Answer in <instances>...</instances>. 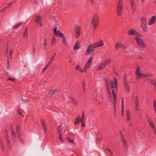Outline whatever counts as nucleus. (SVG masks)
Masks as SVG:
<instances>
[{
    "label": "nucleus",
    "instance_id": "obj_60",
    "mask_svg": "<svg viewBox=\"0 0 156 156\" xmlns=\"http://www.w3.org/2000/svg\"><path fill=\"white\" fill-rule=\"evenodd\" d=\"M10 58H11L12 57V49H10Z\"/></svg>",
    "mask_w": 156,
    "mask_h": 156
},
{
    "label": "nucleus",
    "instance_id": "obj_64",
    "mask_svg": "<svg viewBox=\"0 0 156 156\" xmlns=\"http://www.w3.org/2000/svg\"><path fill=\"white\" fill-rule=\"evenodd\" d=\"M152 128V129H154V128H155L154 125L153 123H152V124H150L149 125Z\"/></svg>",
    "mask_w": 156,
    "mask_h": 156
},
{
    "label": "nucleus",
    "instance_id": "obj_55",
    "mask_svg": "<svg viewBox=\"0 0 156 156\" xmlns=\"http://www.w3.org/2000/svg\"><path fill=\"white\" fill-rule=\"evenodd\" d=\"M68 140L71 143H73L74 144H75V143L73 141V140H71L70 139H68Z\"/></svg>",
    "mask_w": 156,
    "mask_h": 156
},
{
    "label": "nucleus",
    "instance_id": "obj_47",
    "mask_svg": "<svg viewBox=\"0 0 156 156\" xmlns=\"http://www.w3.org/2000/svg\"><path fill=\"white\" fill-rule=\"evenodd\" d=\"M83 87L84 90V91L85 92V89L86 88V85L85 81H83L82 82Z\"/></svg>",
    "mask_w": 156,
    "mask_h": 156
},
{
    "label": "nucleus",
    "instance_id": "obj_18",
    "mask_svg": "<svg viewBox=\"0 0 156 156\" xmlns=\"http://www.w3.org/2000/svg\"><path fill=\"white\" fill-rule=\"evenodd\" d=\"M130 2L133 12V14H134L136 10V6L135 4L134 1H130Z\"/></svg>",
    "mask_w": 156,
    "mask_h": 156
},
{
    "label": "nucleus",
    "instance_id": "obj_32",
    "mask_svg": "<svg viewBox=\"0 0 156 156\" xmlns=\"http://www.w3.org/2000/svg\"><path fill=\"white\" fill-rule=\"evenodd\" d=\"M153 76V75L152 74H142L140 78L146 77Z\"/></svg>",
    "mask_w": 156,
    "mask_h": 156
},
{
    "label": "nucleus",
    "instance_id": "obj_31",
    "mask_svg": "<svg viewBox=\"0 0 156 156\" xmlns=\"http://www.w3.org/2000/svg\"><path fill=\"white\" fill-rule=\"evenodd\" d=\"M56 43V41L55 40V37L54 35H53V39L51 41V46H54L55 44Z\"/></svg>",
    "mask_w": 156,
    "mask_h": 156
},
{
    "label": "nucleus",
    "instance_id": "obj_59",
    "mask_svg": "<svg viewBox=\"0 0 156 156\" xmlns=\"http://www.w3.org/2000/svg\"><path fill=\"white\" fill-rule=\"evenodd\" d=\"M1 147L3 151H5V148H4V144H3V142L2 141H1Z\"/></svg>",
    "mask_w": 156,
    "mask_h": 156
},
{
    "label": "nucleus",
    "instance_id": "obj_7",
    "mask_svg": "<svg viewBox=\"0 0 156 156\" xmlns=\"http://www.w3.org/2000/svg\"><path fill=\"white\" fill-rule=\"evenodd\" d=\"M55 36L62 38V43L65 45L67 44V42L66 41V37L63 34L59 31V30H58V33Z\"/></svg>",
    "mask_w": 156,
    "mask_h": 156
},
{
    "label": "nucleus",
    "instance_id": "obj_63",
    "mask_svg": "<svg viewBox=\"0 0 156 156\" xmlns=\"http://www.w3.org/2000/svg\"><path fill=\"white\" fill-rule=\"evenodd\" d=\"M17 135H18V138L19 140L23 139L22 136L21 134H20Z\"/></svg>",
    "mask_w": 156,
    "mask_h": 156
},
{
    "label": "nucleus",
    "instance_id": "obj_10",
    "mask_svg": "<svg viewBox=\"0 0 156 156\" xmlns=\"http://www.w3.org/2000/svg\"><path fill=\"white\" fill-rule=\"evenodd\" d=\"M136 76L137 79L139 78H140L142 73H141V71L140 69V67L139 66H137L136 69L135 71Z\"/></svg>",
    "mask_w": 156,
    "mask_h": 156
},
{
    "label": "nucleus",
    "instance_id": "obj_9",
    "mask_svg": "<svg viewBox=\"0 0 156 156\" xmlns=\"http://www.w3.org/2000/svg\"><path fill=\"white\" fill-rule=\"evenodd\" d=\"M93 59L92 57H90L89 58L84 67L85 70L87 71V70L90 68Z\"/></svg>",
    "mask_w": 156,
    "mask_h": 156
},
{
    "label": "nucleus",
    "instance_id": "obj_36",
    "mask_svg": "<svg viewBox=\"0 0 156 156\" xmlns=\"http://www.w3.org/2000/svg\"><path fill=\"white\" fill-rule=\"evenodd\" d=\"M58 92V91L57 90H53L52 91V92L51 93V96H52L53 95H55Z\"/></svg>",
    "mask_w": 156,
    "mask_h": 156
},
{
    "label": "nucleus",
    "instance_id": "obj_5",
    "mask_svg": "<svg viewBox=\"0 0 156 156\" xmlns=\"http://www.w3.org/2000/svg\"><path fill=\"white\" fill-rule=\"evenodd\" d=\"M94 48H95L93 44H90L87 47V51L86 52V55H90L93 53L95 51Z\"/></svg>",
    "mask_w": 156,
    "mask_h": 156
},
{
    "label": "nucleus",
    "instance_id": "obj_40",
    "mask_svg": "<svg viewBox=\"0 0 156 156\" xmlns=\"http://www.w3.org/2000/svg\"><path fill=\"white\" fill-rule=\"evenodd\" d=\"M153 107L155 110V113H156V100H154L153 101Z\"/></svg>",
    "mask_w": 156,
    "mask_h": 156
},
{
    "label": "nucleus",
    "instance_id": "obj_49",
    "mask_svg": "<svg viewBox=\"0 0 156 156\" xmlns=\"http://www.w3.org/2000/svg\"><path fill=\"white\" fill-rule=\"evenodd\" d=\"M122 143L124 144V147L125 148L127 147L126 141L125 140L122 141Z\"/></svg>",
    "mask_w": 156,
    "mask_h": 156
},
{
    "label": "nucleus",
    "instance_id": "obj_41",
    "mask_svg": "<svg viewBox=\"0 0 156 156\" xmlns=\"http://www.w3.org/2000/svg\"><path fill=\"white\" fill-rule=\"evenodd\" d=\"M84 111H83L82 115L81 117V118L80 119V121L81 122V121H84Z\"/></svg>",
    "mask_w": 156,
    "mask_h": 156
},
{
    "label": "nucleus",
    "instance_id": "obj_48",
    "mask_svg": "<svg viewBox=\"0 0 156 156\" xmlns=\"http://www.w3.org/2000/svg\"><path fill=\"white\" fill-rule=\"evenodd\" d=\"M86 1L91 5H93L94 3V0H86Z\"/></svg>",
    "mask_w": 156,
    "mask_h": 156
},
{
    "label": "nucleus",
    "instance_id": "obj_11",
    "mask_svg": "<svg viewBox=\"0 0 156 156\" xmlns=\"http://www.w3.org/2000/svg\"><path fill=\"white\" fill-rule=\"evenodd\" d=\"M42 126L44 129V133L46 134L47 132V127L44 120L42 118L40 119Z\"/></svg>",
    "mask_w": 156,
    "mask_h": 156
},
{
    "label": "nucleus",
    "instance_id": "obj_61",
    "mask_svg": "<svg viewBox=\"0 0 156 156\" xmlns=\"http://www.w3.org/2000/svg\"><path fill=\"white\" fill-rule=\"evenodd\" d=\"M7 9L5 7L2 10L0 11V12H3L5 11H6Z\"/></svg>",
    "mask_w": 156,
    "mask_h": 156
},
{
    "label": "nucleus",
    "instance_id": "obj_42",
    "mask_svg": "<svg viewBox=\"0 0 156 156\" xmlns=\"http://www.w3.org/2000/svg\"><path fill=\"white\" fill-rule=\"evenodd\" d=\"M6 68L7 69H9L10 68V64H9V61L8 58L7 60V63L6 65Z\"/></svg>",
    "mask_w": 156,
    "mask_h": 156
},
{
    "label": "nucleus",
    "instance_id": "obj_28",
    "mask_svg": "<svg viewBox=\"0 0 156 156\" xmlns=\"http://www.w3.org/2000/svg\"><path fill=\"white\" fill-rule=\"evenodd\" d=\"M47 45V39L45 38L44 39V43L43 44V49L44 50H46Z\"/></svg>",
    "mask_w": 156,
    "mask_h": 156
},
{
    "label": "nucleus",
    "instance_id": "obj_4",
    "mask_svg": "<svg viewBox=\"0 0 156 156\" xmlns=\"http://www.w3.org/2000/svg\"><path fill=\"white\" fill-rule=\"evenodd\" d=\"M114 90H113L112 91V95L113 97V105L114 106V116L116 117V103L117 101L116 94L114 91Z\"/></svg>",
    "mask_w": 156,
    "mask_h": 156
},
{
    "label": "nucleus",
    "instance_id": "obj_26",
    "mask_svg": "<svg viewBox=\"0 0 156 156\" xmlns=\"http://www.w3.org/2000/svg\"><path fill=\"white\" fill-rule=\"evenodd\" d=\"M23 24V22H20L16 24L12 27L13 29H16L20 27V25Z\"/></svg>",
    "mask_w": 156,
    "mask_h": 156
},
{
    "label": "nucleus",
    "instance_id": "obj_19",
    "mask_svg": "<svg viewBox=\"0 0 156 156\" xmlns=\"http://www.w3.org/2000/svg\"><path fill=\"white\" fill-rule=\"evenodd\" d=\"M123 86L125 90L129 92L130 91V87L129 85L128 84V82H125L123 83Z\"/></svg>",
    "mask_w": 156,
    "mask_h": 156
},
{
    "label": "nucleus",
    "instance_id": "obj_22",
    "mask_svg": "<svg viewBox=\"0 0 156 156\" xmlns=\"http://www.w3.org/2000/svg\"><path fill=\"white\" fill-rule=\"evenodd\" d=\"M111 62V59H108L104 61L102 63L103 64L105 67L107 66Z\"/></svg>",
    "mask_w": 156,
    "mask_h": 156
},
{
    "label": "nucleus",
    "instance_id": "obj_38",
    "mask_svg": "<svg viewBox=\"0 0 156 156\" xmlns=\"http://www.w3.org/2000/svg\"><path fill=\"white\" fill-rule=\"evenodd\" d=\"M141 27L144 32H145V33L147 32V28L146 25H145V26L143 25V26H142Z\"/></svg>",
    "mask_w": 156,
    "mask_h": 156
},
{
    "label": "nucleus",
    "instance_id": "obj_24",
    "mask_svg": "<svg viewBox=\"0 0 156 156\" xmlns=\"http://www.w3.org/2000/svg\"><path fill=\"white\" fill-rule=\"evenodd\" d=\"M150 83L154 86V88L156 90V80L154 79L151 80H150Z\"/></svg>",
    "mask_w": 156,
    "mask_h": 156
},
{
    "label": "nucleus",
    "instance_id": "obj_39",
    "mask_svg": "<svg viewBox=\"0 0 156 156\" xmlns=\"http://www.w3.org/2000/svg\"><path fill=\"white\" fill-rule=\"evenodd\" d=\"M110 83H111V88L112 89V91L113 90H114V92H115V90L113 89L114 88V85H115L114 84L113 82L112 81H111Z\"/></svg>",
    "mask_w": 156,
    "mask_h": 156
},
{
    "label": "nucleus",
    "instance_id": "obj_51",
    "mask_svg": "<svg viewBox=\"0 0 156 156\" xmlns=\"http://www.w3.org/2000/svg\"><path fill=\"white\" fill-rule=\"evenodd\" d=\"M11 133L12 136L14 138H16V135L15 133L14 130L11 131Z\"/></svg>",
    "mask_w": 156,
    "mask_h": 156
},
{
    "label": "nucleus",
    "instance_id": "obj_17",
    "mask_svg": "<svg viewBox=\"0 0 156 156\" xmlns=\"http://www.w3.org/2000/svg\"><path fill=\"white\" fill-rule=\"evenodd\" d=\"M156 21V17L155 16H152L149 22V25H151L154 23Z\"/></svg>",
    "mask_w": 156,
    "mask_h": 156
},
{
    "label": "nucleus",
    "instance_id": "obj_2",
    "mask_svg": "<svg viewBox=\"0 0 156 156\" xmlns=\"http://www.w3.org/2000/svg\"><path fill=\"white\" fill-rule=\"evenodd\" d=\"M123 7V0H119L117 5V14L118 16H121V12Z\"/></svg>",
    "mask_w": 156,
    "mask_h": 156
},
{
    "label": "nucleus",
    "instance_id": "obj_1",
    "mask_svg": "<svg viewBox=\"0 0 156 156\" xmlns=\"http://www.w3.org/2000/svg\"><path fill=\"white\" fill-rule=\"evenodd\" d=\"M99 21V18L98 15L96 13L94 14L92 18L91 23L95 30L97 28Z\"/></svg>",
    "mask_w": 156,
    "mask_h": 156
},
{
    "label": "nucleus",
    "instance_id": "obj_57",
    "mask_svg": "<svg viewBox=\"0 0 156 156\" xmlns=\"http://www.w3.org/2000/svg\"><path fill=\"white\" fill-rule=\"evenodd\" d=\"M13 3V2H12L11 3H10L8 4L7 5V6H5L6 9H9L11 5Z\"/></svg>",
    "mask_w": 156,
    "mask_h": 156
},
{
    "label": "nucleus",
    "instance_id": "obj_27",
    "mask_svg": "<svg viewBox=\"0 0 156 156\" xmlns=\"http://www.w3.org/2000/svg\"><path fill=\"white\" fill-rule=\"evenodd\" d=\"M28 30L27 28H26L23 33V37L24 38H27L28 36Z\"/></svg>",
    "mask_w": 156,
    "mask_h": 156
},
{
    "label": "nucleus",
    "instance_id": "obj_43",
    "mask_svg": "<svg viewBox=\"0 0 156 156\" xmlns=\"http://www.w3.org/2000/svg\"><path fill=\"white\" fill-rule=\"evenodd\" d=\"M123 83L125 82H128L127 80V76L126 74H125L123 78Z\"/></svg>",
    "mask_w": 156,
    "mask_h": 156
},
{
    "label": "nucleus",
    "instance_id": "obj_35",
    "mask_svg": "<svg viewBox=\"0 0 156 156\" xmlns=\"http://www.w3.org/2000/svg\"><path fill=\"white\" fill-rule=\"evenodd\" d=\"M16 131L17 135L21 134V132L20 129V127L19 126L17 125L16 126Z\"/></svg>",
    "mask_w": 156,
    "mask_h": 156
},
{
    "label": "nucleus",
    "instance_id": "obj_46",
    "mask_svg": "<svg viewBox=\"0 0 156 156\" xmlns=\"http://www.w3.org/2000/svg\"><path fill=\"white\" fill-rule=\"evenodd\" d=\"M57 27H56L54 28L53 30V33L55 35H56V34L58 33V30L57 31Z\"/></svg>",
    "mask_w": 156,
    "mask_h": 156
},
{
    "label": "nucleus",
    "instance_id": "obj_29",
    "mask_svg": "<svg viewBox=\"0 0 156 156\" xmlns=\"http://www.w3.org/2000/svg\"><path fill=\"white\" fill-rule=\"evenodd\" d=\"M80 117H77L75 120L74 124L75 125L77 124L80 123Z\"/></svg>",
    "mask_w": 156,
    "mask_h": 156
},
{
    "label": "nucleus",
    "instance_id": "obj_58",
    "mask_svg": "<svg viewBox=\"0 0 156 156\" xmlns=\"http://www.w3.org/2000/svg\"><path fill=\"white\" fill-rule=\"evenodd\" d=\"M124 106H123V107L122 106L121 115L122 116H123L124 115Z\"/></svg>",
    "mask_w": 156,
    "mask_h": 156
},
{
    "label": "nucleus",
    "instance_id": "obj_8",
    "mask_svg": "<svg viewBox=\"0 0 156 156\" xmlns=\"http://www.w3.org/2000/svg\"><path fill=\"white\" fill-rule=\"evenodd\" d=\"M105 80L106 85V87L107 88V90L108 91V93L109 98L110 100H112V95L110 91V88L109 82L107 78H105Z\"/></svg>",
    "mask_w": 156,
    "mask_h": 156
},
{
    "label": "nucleus",
    "instance_id": "obj_23",
    "mask_svg": "<svg viewBox=\"0 0 156 156\" xmlns=\"http://www.w3.org/2000/svg\"><path fill=\"white\" fill-rule=\"evenodd\" d=\"M105 67L102 63H101L98 65L97 67V69L100 70L103 69Z\"/></svg>",
    "mask_w": 156,
    "mask_h": 156
},
{
    "label": "nucleus",
    "instance_id": "obj_54",
    "mask_svg": "<svg viewBox=\"0 0 156 156\" xmlns=\"http://www.w3.org/2000/svg\"><path fill=\"white\" fill-rule=\"evenodd\" d=\"M5 138L6 140L9 139V136L8 135V133H5Z\"/></svg>",
    "mask_w": 156,
    "mask_h": 156
},
{
    "label": "nucleus",
    "instance_id": "obj_12",
    "mask_svg": "<svg viewBox=\"0 0 156 156\" xmlns=\"http://www.w3.org/2000/svg\"><path fill=\"white\" fill-rule=\"evenodd\" d=\"M75 31L76 33L75 37L77 39L78 38L80 35V27L79 26H76L75 28Z\"/></svg>",
    "mask_w": 156,
    "mask_h": 156
},
{
    "label": "nucleus",
    "instance_id": "obj_25",
    "mask_svg": "<svg viewBox=\"0 0 156 156\" xmlns=\"http://www.w3.org/2000/svg\"><path fill=\"white\" fill-rule=\"evenodd\" d=\"M126 120L127 121H129L130 120V111L129 110H127L126 111Z\"/></svg>",
    "mask_w": 156,
    "mask_h": 156
},
{
    "label": "nucleus",
    "instance_id": "obj_52",
    "mask_svg": "<svg viewBox=\"0 0 156 156\" xmlns=\"http://www.w3.org/2000/svg\"><path fill=\"white\" fill-rule=\"evenodd\" d=\"M36 53V51L35 47L34 46L33 48L32 53L33 55H35Z\"/></svg>",
    "mask_w": 156,
    "mask_h": 156
},
{
    "label": "nucleus",
    "instance_id": "obj_33",
    "mask_svg": "<svg viewBox=\"0 0 156 156\" xmlns=\"http://www.w3.org/2000/svg\"><path fill=\"white\" fill-rule=\"evenodd\" d=\"M113 81L115 85V87L116 90H117L118 89V84L117 79L116 78L113 79Z\"/></svg>",
    "mask_w": 156,
    "mask_h": 156
},
{
    "label": "nucleus",
    "instance_id": "obj_20",
    "mask_svg": "<svg viewBox=\"0 0 156 156\" xmlns=\"http://www.w3.org/2000/svg\"><path fill=\"white\" fill-rule=\"evenodd\" d=\"M80 48V43L78 41H77L75 45L73 47V50L74 51H77L79 50Z\"/></svg>",
    "mask_w": 156,
    "mask_h": 156
},
{
    "label": "nucleus",
    "instance_id": "obj_45",
    "mask_svg": "<svg viewBox=\"0 0 156 156\" xmlns=\"http://www.w3.org/2000/svg\"><path fill=\"white\" fill-rule=\"evenodd\" d=\"M56 53H55L53 55V56L51 57L50 59V61H51V62H52L54 59L56 55Z\"/></svg>",
    "mask_w": 156,
    "mask_h": 156
},
{
    "label": "nucleus",
    "instance_id": "obj_56",
    "mask_svg": "<svg viewBox=\"0 0 156 156\" xmlns=\"http://www.w3.org/2000/svg\"><path fill=\"white\" fill-rule=\"evenodd\" d=\"M146 118L147 121H150L151 120V119L150 116L148 115H147L146 116Z\"/></svg>",
    "mask_w": 156,
    "mask_h": 156
},
{
    "label": "nucleus",
    "instance_id": "obj_16",
    "mask_svg": "<svg viewBox=\"0 0 156 156\" xmlns=\"http://www.w3.org/2000/svg\"><path fill=\"white\" fill-rule=\"evenodd\" d=\"M41 20L40 16H36L35 22L37 24V25H39L40 26H41L42 24V22L40 21Z\"/></svg>",
    "mask_w": 156,
    "mask_h": 156
},
{
    "label": "nucleus",
    "instance_id": "obj_44",
    "mask_svg": "<svg viewBox=\"0 0 156 156\" xmlns=\"http://www.w3.org/2000/svg\"><path fill=\"white\" fill-rule=\"evenodd\" d=\"M6 141L7 143V145L8 146V147H9L10 148L11 147V143L9 139L6 140Z\"/></svg>",
    "mask_w": 156,
    "mask_h": 156
},
{
    "label": "nucleus",
    "instance_id": "obj_62",
    "mask_svg": "<svg viewBox=\"0 0 156 156\" xmlns=\"http://www.w3.org/2000/svg\"><path fill=\"white\" fill-rule=\"evenodd\" d=\"M97 102L98 104L99 105H101L102 104V101H100L99 100Z\"/></svg>",
    "mask_w": 156,
    "mask_h": 156
},
{
    "label": "nucleus",
    "instance_id": "obj_34",
    "mask_svg": "<svg viewBox=\"0 0 156 156\" xmlns=\"http://www.w3.org/2000/svg\"><path fill=\"white\" fill-rule=\"evenodd\" d=\"M70 98L71 99V101L73 104L75 105L77 104L78 102L75 99L71 97H70Z\"/></svg>",
    "mask_w": 156,
    "mask_h": 156
},
{
    "label": "nucleus",
    "instance_id": "obj_13",
    "mask_svg": "<svg viewBox=\"0 0 156 156\" xmlns=\"http://www.w3.org/2000/svg\"><path fill=\"white\" fill-rule=\"evenodd\" d=\"M135 109L136 112L139 110V100L137 96H136L135 97Z\"/></svg>",
    "mask_w": 156,
    "mask_h": 156
},
{
    "label": "nucleus",
    "instance_id": "obj_37",
    "mask_svg": "<svg viewBox=\"0 0 156 156\" xmlns=\"http://www.w3.org/2000/svg\"><path fill=\"white\" fill-rule=\"evenodd\" d=\"M140 21L141 22L146 23L147 22V20L145 17H141L140 18Z\"/></svg>",
    "mask_w": 156,
    "mask_h": 156
},
{
    "label": "nucleus",
    "instance_id": "obj_30",
    "mask_svg": "<svg viewBox=\"0 0 156 156\" xmlns=\"http://www.w3.org/2000/svg\"><path fill=\"white\" fill-rule=\"evenodd\" d=\"M63 128L61 125H59L57 127V130L59 134H61V132Z\"/></svg>",
    "mask_w": 156,
    "mask_h": 156
},
{
    "label": "nucleus",
    "instance_id": "obj_53",
    "mask_svg": "<svg viewBox=\"0 0 156 156\" xmlns=\"http://www.w3.org/2000/svg\"><path fill=\"white\" fill-rule=\"evenodd\" d=\"M59 137L60 141L62 142H63V140L62 139V134H59Z\"/></svg>",
    "mask_w": 156,
    "mask_h": 156
},
{
    "label": "nucleus",
    "instance_id": "obj_50",
    "mask_svg": "<svg viewBox=\"0 0 156 156\" xmlns=\"http://www.w3.org/2000/svg\"><path fill=\"white\" fill-rule=\"evenodd\" d=\"M9 44L8 43V44H7L6 46V53L7 54H8L9 53Z\"/></svg>",
    "mask_w": 156,
    "mask_h": 156
},
{
    "label": "nucleus",
    "instance_id": "obj_6",
    "mask_svg": "<svg viewBox=\"0 0 156 156\" xmlns=\"http://www.w3.org/2000/svg\"><path fill=\"white\" fill-rule=\"evenodd\" d=\"M127 34L129 36L133 35L136 36L137 37H142L141 34L139 32H137L134 29L129 30L128 31Z\"/></svg>",
    "mask_w": 156,
    "mask_h": 156
},
{
    "label": "nucleus",
    "instance_id": "obj_15",
    "mask_svg": "<svg viewBox=\"0 0 156 156\" xmlns=\"http://www.w3.org/2000/svg\"><path fill=\"white\" fill-rule=\"evenodd\" d=\"M104 43L102 40H100L99 42H97L94 44V45L95 48L101 47L104 45Z\"/></svg>",
    "mask_w": 156,
    "mask_h": 156
},
{
    "label": "nucleus",
    "instance_id": "obj_3",
    "mask_svg": "<svg viewBox=\"0 0 156 156\" xmlns=\"http://www.w3.org/2000/svg\"><path fill=\"white\" fill-rule=\"evenodd\" d=\"M139 37L137 36L135 37L134 38L136 41L137 44L141 48H144L146 47V44L143 40Z\"/></svg>",
    "mask_w": 156,
    "mask_h": 156
},
{
    "label": "nucleus",
    "instance_id": "obj_21",
    "mask_svg": "<svg viewBox=\"0 0 156 156\" xmlns=\"http://www.w3.org/2000/svg\"><path fill=\"white\" fill-rule=\"evenodd\" d=\"M75 68L77 70L79 71L80 72H81L83 73V72H87L85 70L84 68L83 69H81V67L78 65H76V66Z\"/></svg>",
    "mask_w": 156,
    "mask_h": 156
},
{
    "label": "nucleus",
    "instance_id": "obj_14",
    "mask_svg": "<svg viewBox=\"0 0 156 156\" xmlns=\"http://www.w3.org/2000/svg\"><path fill=\"white\" fill-rule=\"evenodd\" d=\"M115 48L116 50H118L119 48L124 49L126 48L125 46L120 42L116 43L115 45Z\"/></svg>",
    "mask_w": 156,
    "mask_h": 156
}]
</instances>
